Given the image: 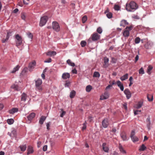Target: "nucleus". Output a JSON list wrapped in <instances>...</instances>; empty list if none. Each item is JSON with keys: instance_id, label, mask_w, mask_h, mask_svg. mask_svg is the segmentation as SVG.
I'll return each mask as SVG.
<instances>
[{"instance_id": "b1692460", "label": "nucleus", "mask_w": 155, "mask_h": 155, "mask_svg": "<svg viewBox=\"0 0 155 155\" xmlns=\"http://www.w3.org/2000/svg\"><path fill=\"white\" fill-rule=\"evenodd\" d=\"M27 150V154L31 153H33L34 151L32 147L31 146H29L28 147Z\"/></svg>"}, {"instance_id": "c9c22d12", "label": "nucleus", "mask_w": 155, "mask_h": 155, "mask_svg": "<svg viewBox=\"0 0 155 155\" xmlns=\"http://www.w3.org/2000/svg\"><path fill=\"white\" fill-rule=\"evenodd\" d=\"M76 94V92L74 91H72L70 93V97L71 98H73L74 96H75Z\"/></svg>"}, {"instance_id": "72a5a7b5", "label": "nucleus", "mask_w": 155, "mask_h": 155, "mask_svg": "<svg viewBox=\"0 0 155 155\" xmlns=\"http://www.w3.org/2000/svg\"><path fill=\"white\" fill-rule=\"evenodd\" d=\"M92 87L90 85H87L86 88V90L87 92H89L92 89Z\"/></svg>"}, {"instance_id": "20e7f679", "label": "nucleus", "mask_w": 155, "mask_h": 155, "mask_svg": "<svg viewBox=\"0 0 155 155\" xmlns=\"http://www.w3.org/2000/svg\"><path fill=\"white\" fill-rule=\"evenodd\" d=\"M42 83V81L41 79H38L35 81V86L37 89L39 91H42V89L41 86Z\"/></svg>"}, {"instance_id": "ddd939ff", "label": "nucleus", "mask_w": 155, "mask_h": 155, "mask_svg": "<svg viewBox=\"0 0 155 155\" xmlns=\"http://www.w3.org/2000/svg\"><path fill=\"white\" fill-rule=\"evenodd\" d=\"M119 148L121 153L124 155H126V154L127 152L124 149L120 144H119Z\"/></svg>"}, {"instance_id": "f257e3e1", "label": "nucleus", "mask_w": 155, "mask_h": 155, "mask_svg": "<svg viewBox=\"0 0 155 155\" xmlns=\"http://www.w3.org/2000/svg\"><path fill=\"white\" fill-rule=\"evenodd\" d=\"M138 8V6L134 2H131L129 3H127L126 4V10H128L129 8L136 10Z\"/></svg>"}, {"instance_id": "09e8293b", "label": "nucleus", "mask_w": 155, "mask_h": 155, "mask_svg": "<svg viewBox=\"0 0 155 155\" xmlns=\"http://www.w3.org/2000/svg\"><path fill=\"white\" fill-rule=\"evenodd\" d=\"M12 32H8L7 33V35L6 36L7 39H8L9 37L10 36H12Z\"/></svg>"}, {"instance_id": "39448f33", "label": "nucleus", "mask_w": 155, "mask_h": 155, "mask_svg": "<svg viewBox=\"0 0 155 155\" xmlns=\"http://www.w3.org/2000/svg\"><path fill=\"white\" fill-rule=\"evenodd\" d=\"M53 29L56 32H58L60 30V27L58 23L56 21L53 22L52 24Z\"/></svg>"}, {"instance_id": "58836bf2", "label": "nucleus", "mask_w": 155, "mask_h": 155, "mask_svg": "<svg viewBox=\"0 0 155 155\" xmlns=\"http://www.w3.org/2000/svg\"><path fill=\"white\" fill-rule=\"evenodd\" d=\"M107 13L106 14V16L108 18H111L112 17V14L111 12H105V13Z\"/></svg>"}, {"instance_id": "5fc2aeb1", "label": "nucleus", "mask_w": 155, "mask_h": 155, "mask_svg": "<svg viewBox=\"0 0 155 155\" xmlns=\"http://www.w3.org/2000/svg\"><path fill=\"white\" fill-rule=\"evenodd\" d=\"M21 18L23 20H25V16L24 13H22L21 14Z\"/></svg>"}, {"instance_id": "f3484780", "label": "nucleus", "mask_w": 155, "mask_h": 155, "mask_svg": "<svg viewBox=\"0 0 155 155\" xmlns=\"http://www.w3.org/2000/svg\"><path fill=\"white\" fill-rule=\"evenodd\" d=\"M35 114L34 113H31L27 117L28 120L30 121L35 116Z\"/></svg>"}, {"instance_id": "7ed1b4c3", "label": "nucleus", "mask_w": 155, "mask_h": 155, "mask_svg": "<svg viewBox=\"0 0 155 155\" xmlns=\"http://www.w3.org/2000/svg\"><path fill=\"white\" fill-rule=\"evenodd\" d=\"M48 18L47 16H45L41 17V18L39 23V26L42 27L44 26L48 20Z\"/></svg>"}, {"instance_id": "3c124183", "label": "nucleus", "mask_w": 155, "mask_h": 155, "mask_svg": "<svg viewBox=\"0 0 155 155\" xmlns=\"http://www.w3.org/2000/svg\"><path fill=\"white\" fill-rule=\"evenodd\" d=\"M27 69L26 68H24L21 72V74H24L27 71Z\"/></svg>"}, {"instance_id": "de8ad7c7", "label": "nucleus", "mask_w": 155, "mask_h": 155, "mask_svg": "<svg viewBox=\"0 0 155 155\" xmlns=\"http://www.w3.org/2000/svg\"><path fill=\"white\" fill-rule=\"evenodd\" d=\"M97 32L99 33V34H101L102 32V30L101 28L99 27H98L97 30Z\"/></svg>"}, {"instance_id": "f8f14e48", "label": "nucleus", "mask_w": 155, "mask_h": 155, "mask_svg": "<svg viewBox=\"0 0 155 155\" xmlns=\"http://www.w3.org/2000/svg\"><path fill=\"white\" fill-rule=\"evenodd\" d=\"M109 93L107 92H105L104 94L101 96L100 99L103 100L107 99L109 97Z\"/></svg>"}, {"instance_id": "e2e57ef3", "label": "nucleus", "mask_w": 155, "mask_h": 155, "mask_svg": "<svg viewBox=\"0 0 155 155\" xmlns=\"http://www.w3.org/2000/svg\"><path fill=\"white\" fill-rule=\"evenodd\" d=\"M50 125V122H49L47 123L46 125L47 128L48 130H49V127Z\"/></svg>"}, {"instance_id": "473e14b6", "label": "nucleus", "mask_w": 155, "mask_h": 155, "mask_svg": "<svg viewBox=\"0 0 155 155\" xmlns=\"http://www.w3.org/2000/svg\"><path fill=\"white\" fill-rule=\"evenodd\" d=\"M20 68V66L19 65H17L15 68H14L13 70L11 71V73H14L18 71Z\"/></svg>"}, {"instance_id": "13d9d810", "label": "nucleus", "mask_w": 155, "mask_h": 155, "mask_svg": "<svg viewBox=\"0 0 155 155\" xmlns=\"http://www.w3.org/2000/svg\"><path fill=\"white\" fill-rule=\"evenodd\" d=\"M132 17L133 18H134L136 19H139V18H140V17L137 15H134L132 16Z\"/></svg>"}, {"instance_id": "f704fd0d", "label": "nucleus", "mask_w": 155, "mask_h": 155, "mask_svg": "<svg viewBox=\"0 0 155 155\" xmlns=\"http://www.w3.org/2000/svg\"><path fill=\"white\" fill-rule=\"evenodd\" d=\"M21 150V151H25L26 148L27 147L26 145H21L20 147Z\"/></svg>"}, {"instance_id": "603ef678", "label": "nucleus", "mask_w": 155, "mask_h": 155, "mask_svg": "<svg viewBox=\"0 0 155 155\" xmlns=\"http://www.w3.org/2000/svg\"><path fill=\"white\" fill-rule=\"evenodd\" d=\"M52 60L51 58H49L48 59L45 60L44 62L45 63H50L51 62Z\"/></svg>"}, {"instance_id": "5701e85b", "label": "nucleus", "mask_w": 155, "mask_h": 155, "mask_svg": "<svg viewBox=\"0 0 155 155\" xmlns=\"http://www.w3.org/2000/svg\"><path fill=\"white\" fill-rule=\"evenodd\" d=\"M18 111V109L16 108H14L9 110V112L11 114H13L17 112Z\"/></svg>"}, {"instance_id": "f03ea898", "label": "nucleus", "mask_w": 155, "mask_h": 155, "mask_svg": "<svg viewBox=\"0 0 155 155\" xmlns=\"http://www.w3.org/2000/svg\"><path fill=\"white\" fill-rule=\"evenodd\" d=\"M16 45L17 47L21 45L22 43V39L21 37L18 34L15 35Z\"/></svg>"}, {"instance_id": "412c9836", "label": "nucleus", "mask_w": 155, "mask_h": 155, "mask_svg": "<svg viewBox=\"0 0 155 155\" xmlns=\"http://www.w3.org/2000/svg\"><path fill=\"white\" fill-rule=\"evenodd\" d=\"M106 143H104L102 144L103 149L104 151L106 152H108L109 151V148L106 146Z\"/></svg>"}, {"instance_id": "774afa93", "label": "nucleus", "mask_w": 155, "mask_h": 155, "mask_svg": "<svg viewBox=\"0 0 155 155\" xmlns=\"http://www.w3.org/2000/svg\"><path fill=\"white\" fill-rule=\"evenodd\" d=\"M123 107L125 110H127V104H124L123 105Z\"/></svg>"}, {"instance_id": "7c9ffc66", "label": "nucleus", "mask_w": 155, "mask_h": 155, "mask_svg": "<svg viewBox=\"0 0 155 155\" xmlns=\"http://www.w3.org/2000/svg\"><path fill=\"white\" fill-rule=\"evenodd\" d=\"M153 67L150 65L149 66L147 70V73L149 74H151L150 71L152 70L153 69Z\"/></svg>"}, {"instance_id": "338daca9", "label": "nucleus", "mask_w": 155, "mask_h": 155, "mask_svg": "<svg viewBox=\"0 0 155 155\" xmlns=\"http://www.w3.org/2000/svg\"><path fill=\"white\" fill-rule=\"evenodd\" d=\"M24 3L25 4H28V2L26 0H23Z\"/></svg>"}, {"instance_id": "a211bd4d", "label": "nucleus", "mask_w": 155, "mask_h": 155, "mask_svg": "<svg viewBox=\"0 0 155 155\" xmlns=\"http://www.w3.org/2000/svg\"><path fill=\"white\" fill-rule=\"evenodd\" d=\"M70 77V74L68 73H64L63 74L62 78L64 79H66L69 78Z\"/></svg>"}, {"instance_id": "2eb2a0df", "label": "nucleus", "mask_w": 155, "mask_h": 155, "mask_svg": "<svg viewBox=\"0 0 155 155\" xmlns=\"http://www.w3.org/2000/svg\"><path fill=\"white\" fill-rule=\"evenodd\" d=\"M120 136L123 140L126 141L128 140L126 136V134L125 132L123 131L120 134Z\"/></svg>"}, {"instance_id": "1a4fd4ad", "label": "nucleus", "mask_w": 155, "mask_h": 155, "mask_svg": "<svg viewBox=\"0 0 155 155\" xmlns=\"http://www.w3.org/2000/svg\"><path fill=\"white\" fill-rule=\"evenodd\" d=\"M109 124L108 120L107 118L104 119L102 121V126L104 128L107 127Z\"/></svg>"}, {"instance_id": "6ab92c4d", "label": "nucleus", "mask_w": 155, "mask_h": 155, "mask_svg": "<svg viewBox=\"0 0 155 155\" xmlns=\"http://www.w3.org/2000/svg\"><path fill=\"white\" fill-rule=\"evenodd\" d=\"M48 56H52L55 55L56 54V52L54 51H48L46 53Z\"/></svg>"}, {"instance_id": "e433bc0d", "label": "nucleus", "mask_w": 155, "mask_h": 155, "mask_svg": "<svg viewBox=\"0 0 155 155\" xmlns=\"http://www.w3.org/2000/svg\"><path fill=\"white\" fill-rule=\"evenodd\" d=\"M100 76V74L98 72L95 71L94 72L93 77H94L99 78Z\"/></svg>"}, {"instance_id": "052dcab7", "label": "nucleus", "mask_w": 155, "mask_h": 155, "mask_svg": "<svg viewBox=\"0 0 155 155\" xmlns=\"http://www.w3.org/2000/svg\"><path fill=\"white\" fill-rule=\"evenodd\" d=\"M72 72L73 74H77V71L76 69L74 68V69H73L72 71Z\"/></svg>"}, {"instance_id": "4c0bfd02", "label": "nucleus", "mask_w": 155, "mask_h": 155, "mask_svg": "<svg viewBox=\"0 0 155 155\" xmlns=\"http://www.w3.org/2000/svg\"><path fill=\"white\" fill-rule=\"evenodd\" d=\"M11 88L14 89L15 90L18 91L19 90L18 86L17 85L14 84L12 86Z\"/></svg>"}, {"instance_id": "c756f323", "label": "nucleus", "mask_w": 155, "mask_h": 155, "mask_svg": "<svg viewBox=\"0 0 155 155\" xmlns=\"http://www.w3.org/2000/svg\"><path fill=\"white\" fill-rule=\"evenodd\" d=\"M67 63L70 65L74 67L75 66V65L74 63L72 62L70 60L68 59L67 61Z\"/></svg>"}, {"instance_id": "ea45409f", "label": "nucleus", "mask_w": 155, "mask_h": 155, "mask_svg": "<svg viewBox=\"0 0 155 155\" xmlns=\"http://www.w3.org/2000/svg\"><path fill=\"white\" fill-rule=\"evenodd\" d=\"M14 122V120L13 119H8L7 120V122L9 124H12Z\"/></svg>"}, {"instance_id": "423d86ee", "label": "nucleus", "mask_w": 155, "mask_h": 155, "mask_svg": "<svg viewBox=\"0 0 155 155\" xmlns=\"http://www.w3.org/2000/svg\"><path fill=\"white\" fill-rule=\"evenodd\" d=\"M132 27L131 26L127 27L123 33V35L125 37H127L129 35V31L132 30Z\"/></svg>"}, {"instance_id": "0eeeda50", "label": "nucleus", "mask_w": 155, "mask_h": 155, "mask_svg": "<svg viewBox=\"0 0 155 155\" xmlns=\"http://www.w3.org/2000/svg\"><path fill=\"white\" fill-rule=\"evenodd\" d=\"M135 132L134 130L132 131L130 136L131 140L134 142H137L139 140L138 138L135 136Z\"/></svg>"}, {"instance_id": "9d476101", "label": "nucleus", "mask_w": 155, "mask_h": 155, "mask_svg": "<svg viewBox=\"0 0 155 155\" xmlns=\"http://www.w3.org/2000/svg\"><path fill=\"white\" fill-rule=\"evenodd\" d=\"M124 92L126 95V97L127 99H129L131 97V94L128 89H126L124 91Z\"/></svg>"}, {"instance_id": "393cba45", "label": "nucleus", "mask_w": 155, "mask_h": 155, "mask_svg": "<svg viewBox=\"0 0 155 155\" xmlns=\"http://www.w3.org/2000/svg\"><path fill=\"white\" fill-rule=\"evenodd\" d=\"M46 118V117L44 116H41L39 121V123L41 124H43L44 121L45 120Z\"/></svg>"}, {"instance_id": "6e6d98bb", "label": "nucleus", "mask_w": 155, "mask_h": 155, "mask_svg": "<svg viewBox=\"0 0 155 155\" xmlns=\"http://www.w3.org/2000/svg\"><path fill=\"white\" fill-rule=\"evenodd\" d=\"M141 112V110H136L134 111V114L135 115H137V114H139V113H137V112H139V113H140Z\"/></svg>"}, {"instance_id": "4d7b16f0", "label": "nucleus", "mask_w": 155, "mask_h": 155, "mask_svg": "<svg viewBox=\"0 0 155 155\" xmlns=\"http://www.w3.org/2000/svg\"><path fill=\"white\" fill-rule=\"evenodd\" d=\"M47 149V146L46 145L44 146L43 148V150L44 151H46Z\"/></svg>"}, {"instance_id": "37998d69", "label": "nucleus", "mask_w": 155, "mask_h": 155, "mask_svg": "<svg viewBox=\"0 0 155 155\" xmlns=\"http://www.w3.org/2000/svg\"><path fill=\"white\" fill-rule=\"evenodd\" d=\"M81 45L82 47H84L86 45V42L85 41H82L81 42Z\"/></svg>"}, {"instance_id": "a19ab883", "label": "nucleus", "mask_w": 155, "mask_h": 155, "mask_svg": "<svg viewBox=\"0 0 155 155\" xmlns=\"http://www.w3.org/2000/svg\"><path fill=\"white\" fill-rule=\"evenodd\" d=\"M87 17L86 15L84 16L82 19V21L83 23H84L87 21Z\"/></svg>"}, {"instance_id": "2f4dec72", "label": "nucleus", "mask_w": 155, "mask_h": 155, "mask_svg": "<svg viewBox=\"0 0 155 155\" xmlns=\"http://www.w3.org/2000/svg\"><path fill=\"white\" fill-rule=\"evenodd\" d=\"M26 94H22L21 96V101H25L26 100Z\"/></svg>"}, {"instance_id": "c85d7f7f", "label": "nucleus", "mask_w": 155, "mask_h": 155, "mask_svg": "<svg viewBox=\"0 0 155 155\" xmlns=\"http://www.w3.org/2000/svg\"><path fill=\"white\" fill-rule=\"evenodd\" d=\"M143 105V102L141 101H139L138 103L136 104L135 107L137 109H139Z\"/></svg>"}, {"instance_id": "4468645a", "label": "nucleus", "mask_w": 155, "mask_h": 155, "mask_svg": "<svg viewBox=\"0 0 155 155\" xmlns=\"http://www.w3.org/2000/svg\"><path fill=\"white\" fill-rule=\"evenodd\" d=\"M116 84L118 87L120 88V90L122 91H123L124 87L123 84L121 83V82L120 81H117Z\"/></svg>"}, {"instance_id": "79ce46f5", "label": "nucleus", "mask_w": 155, "mask_h": 155, "mask_svg": "<svg viewBox=\"0 0 155 155\" xmlns=\"http://www.w3.org/2000/svg\"><path fill=\"white\" fill-rule=\"evenodd\" d=\"M140 41V39L139 37L136 38L135 39V42L136 44H138Z\"/></svg>"}, {"instance_id": "69168bd1", "label": "nucleus", "mask_w": 155, "mask_h": 155, "mask_svg": "<svg viewBox=\"0 0 155 155\" xmlns=\"http://www.w3.org/2000/svg\"><path fill=\"white\" fill-rule=\"evenodd\" d=\"M8 40V39H7V37H6V38L5 39L3 38L2 40V43H5L6 41H7Z\"/></svg>"}, {"instance_id": "9b49d317", "label": "nucleus", "mask_w": 155, "mask_h": 155, "mask_svg": "<svg viewBox=\"0 0 155 155\" xmlns=\"http://www.w3.org/2000/svg\"><path fill=\"white\" fill-rule=\"evenodd\" d=\"M36 64V62L35 61H33L32 62H30L28 65V68H29V71H32L33 69L34 68V67Z\"/></svg>"}, {"instance_id": "6e6552de", "label": "nucleus", "mask_w": 155, "mask_h": 155, "mask_svg": "<svg viewBox=\"0 0 155 155\" xmlns=\"http://www.w3.org/2000/svg\"><path fill=\"white\" fill-rule=\"evenodd\" d=\"M100 36L97 33H94L91 35V39L93 41H96L99 39Z\"/></svg>"}, {"instance_id": "8fccbe9b", "label": "nucleus", "mask_w": 155, "mask_h": 155, "mask_svg": "<svg viewBox=\"0 0 155 155\" xmlns=\"http://www.w3.org/2000/svg\"><path fill=\"white\" fill-rule=\"evenodd\" d=\"M61 111H62V113L60 115V117H63L64 116L66 112L64 111L62 109H61Z\"/></svg>"}, {"instance_id": "aec40b11", "label": "nucleus", "mask_w": 155, "mask_h": 155, "mask_svg": "<svg viewBox=\"0 0 155 155\" xmlns=\"http://www.w3.org/2000/svg\"><path fill=\"white\" fill-rule=\"evenodd\" d=\"M128 23L127 22V21L125 20H122L120 24V26L125 27V26L128 25Z\"/></svg>"}, {"instance_id": "0e129e2a", "label": "nucleus", "mask_w": 155, "mask_h": 155, "mask_svg": "<svg viewBox=\"0 0 155 155\" xmlns=\"http://www.w3.org/2000/svg\"><path fill=\"white\" fill-rule=\"evenodd\" d=\"M139 59V56L138 55H137L135 58V62H136Z\"/></svg>"}, {"instance_id": "4be33fe9", "label": "nucleus", "mask_w": 155, "mask_h": 155, "mask_svg": "<svg viewBox=\"0 0 155 155\" xmlns=\"http://www.w3.org/2000/svg\"><path fill=\"white\" fill-rule=\"evenodd\" d=\"M104 62L105 64H104V66L105 68L107 67L108 66V65H107V64L109 61V59L107 57H105L104 58Z\"/></svg>"}, {"instance_id": "dca6fc26", "label": "nucleus", "mask_w": 155, "mask_h": 155, "mask_svg": "<svg viewBox=\"0 0 155 155\" xmlns=\"http://www.w3.org/2000/svg\"><path fill=\"white\" fill-rule=\"evenodd\" d=\"M147 122V127L149 130H150V125L151 124V122L150 117H148L146 120Z\"/></svg>"}, {"instance_id": "a18cd8bd", "label": "nucleus", "mask_w": 155, "mask_h": 155, "mask_svg": "<svg viewBox=\"0 0 155 155\" xmlns=\"http://www.w3.org/2000/svg\"><path fill=\"white\" fill-rule=\"evenodd\" d=\"M114 8V10H120V7L118 5H115Z\"/></svg>"}, {"instance_id": "bf43d9fd", "label": "nucleus", "mask_w": 155, "mask_h": 155, "mask_svg": "<svg viewBox=\"0 0 155 155\" xmlns=\"http://www.w3.org/2000/svg\"><path fill=\"white\" fill-rule=\"evenodd\" d=\"M93 117L92 116H89L88 117V119L89 120V122H91L92 120Z\"/></svg>"}, {"instance_id": "49530a36", "label": "nucleus", "mask_w": 155, "mask_h": 155, "mask_svg": "<svg viewBox=\"0 0 155 155\" xmlns=\"http://www.w3.org/2000/svg\"><path fill=\"white\" fill-rule=\"evenodd\" d=\"M87 124V122L85 121L84 123L83 124V127H82V130H84L86 129V124Z\"/></svg>"}, {"instance_id": "a878e982", "label": "nucleus", "mask_w": 155, "mask_h": 155, "mask_svg": "<svg viewBox=\"0 0 155 155\" xmlns=\"http://www.w3.org/2000/svg\"><path fill=\"white\" fill-rule=\"evenodd\" d=\"M148 100L149 101H151L153 99V96L152 94H148L147 95Z\"/></svg>"}, {"instance_id": "c03bdc74", "label": "nucleus", "mask_w": 155, "mask_h": 155, "mask_svg": "<svg viewBox=\"0 0 155 155\" xmlns=\"http://www.w3.org/2000/svg\"><path fill=\"white\" fill-rule=\"evenodd\" d=\"M139 73L140 74H143L144 73V72L143 68H141L139 70Z\"/></svg>"}, {"instance_id": "bb28decb", "label": "nucleus", "mask_w": 155, "mask_h": 155, "mask_svg": "<svg viewBox=\"0 0 155 155\" xmlns=\"http://www.w3.org/2000/svg\"><path fill=\"white\" fill-rule=\"evenodd\" d=\"M128 78V74H126L124 76H122L120 77V79L122 81H123L127 79Z\"/></svg>"}, {"instance_id": "680f3d73", "label": "nucleus", "mask_w": 155, "mask_h": 155, "mask_svg": "<svg viewBox=\"0 0 155 155\" xmlns=\"http://www.w3.org/2000/svg\"><path fill=\"white\" fill-rule=\"evenodd\" d=\"M116 59L114 58H112V61L111 62H112L113 63H115L116 62Z\"/></svg>"}, {"instance_id": "cd10ccee", "label": "nucleus", "mask_w": 155, "mask_h": 155, "mask_svg": "<svg viewBox=\"0 0 155 155\" xmlns=\"http://www.w3.org/2000/svg\"><path fill=\"white\" fill-rule=\"evenodd\" d=\"M146 147L143 144H142L140 147L139 149L140 151H143L144 150L146 149Z\"/></svg>"}, {"instance_id": "864d4df0", "label": "nucleus", "mask_w": 155, "mask_h": 155, "mask_svg": "<svg viewBox=\"0 0 155 155\" xmlns=\"http://www.w3.org/2000/svg\"><path fill=\"white\" fill-rule=\"evenodd\" d=\"M28 36V37L30 38L31 39H32L33 38V35L31 33H28L27 34Z\"/></svg>"}]
</instances>
